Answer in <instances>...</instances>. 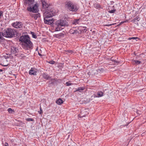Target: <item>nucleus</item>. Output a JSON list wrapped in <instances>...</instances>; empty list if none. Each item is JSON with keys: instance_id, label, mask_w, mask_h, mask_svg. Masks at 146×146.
I'll return each mask as SVG.
<instances>
[{"instance_id": "37", "label": "nucleus", "mask_w": 146, "mask_h": 146, "mask_svg": "<svg viewBox=\"0 0 146 146\" xmlns=\"http://www.w3.org/2000/svg\"><path fill=\"white\" fill-rule=\"evenodd\" d=\"M111 60L113 61L115 64H116V63L118 64L119 62L117 61L116 60Z\"/></svg>"}, {"instance_id": "28", "label": "nucleus", "mask_w": 146, "mask_h": 146, "mask_svg": "<svg viewBox=\"0 0 146 146\" xmlns=\"http://www.w3.org/2000/svg\"><path fill=\"white\" fill-rule=\"evenodd\" d=\"M7 110L8 112L11 113H14L15 111L14 110H13L11 108H9Z\"/></svg>"}, {"instance_id": "11", "label": "nucleus", "mask_w": 146, "mask_h": 146, "mask_svg": "<svg viewBox=\"0 0 146 146\" xmlns=\"http://www.w3.org/2000/svg\"><path fill=\"white\" fill-rule=\"evenodd\" d=\"M37 70L33 68H32L29 72V74L30 75H36Z\"/></svg>"}, {"instance_id": "25", "label": "nucleus", "mask_w": 146, "mask_h": 146, "mask_svg": "<svg viewBox=\"0 0 146 146\" xmlns=\"http://www.w3.org/2000/svg\"><path fill=\"white\" fill-rule=\"evenodd\" d=\"M140 19V18H139V17L137 16L133 20L131 21L132 22H135L136 21H139Z\"/></svg>"}, {"instance_id": "27", "label": "nucleus", "mask_w": 146, "mask_h": 146, "mask_svg": "<svg viewBox=\"0 0 146 146\" xmlns=\"http://www.w3.org/2000/svg\"><path fill=\"white\" fill-rule=\"evenodd\" d=\"M73 52L71 50H67L65 51V53L69 55L72 54Z\"/></svg>"}, {"instance_id": "7", "label": "nucleus", "mask_w": 146, "mask_h": 146, "mask_svg": "<svg viewBox=\"0 0 146 146\" xmlns=\"http://www.w3.org/2000/svg\"><path fill=\"white\" fill-rule=\"evenodd\" d=\"M19 40L22 43H25L31 41L30 38L28 35L22 36L20 37Z\"/></svg>"}, {"instance_id": "34", "label": "nucleus", "mask_w": 146, "mask_h": 146, "mask_svg": "<svg viewBox=\"0 0 146 146\" xmlns=\"http://www.w3.org/2000/svg\"><path fill=\"white\" fill-rule=\"evenodd\" d=\"M38 112L39 114H41L42 113H43L41 107L40 108V111H39Z\"/></svg>"}, {"instance_id": "33", "label": "nucleus", "mask_w": 146, "mask_h": 146, "mask_svg": "<svg viewBox=\"0 0 146 146\" xmlns=\"http://www.w3.org/2000/svg\"><path fill=\"white\" fill-rule=\"evenodd\" d=\"M86 116L85 115H83L82 113L79 115V117L80 118H82L83 117H84Z\"/></svg>"}, {"instance_id": "5", "label": "nucleus", "mask_w": 146, "mask_h": 146, "mask_svg": "<svg viewBox=\"0 0 146 146\" xmlns=\"http://www.w3.org/2000/svg\"><path fill=\"white\" fill-rule=\"evenodd\" d=\"M55 10L50 7L44 11L43 13V17H51L55 15Z\"/></svg>"}, {"instance_id": "40", "label": "nucleus", "mask_w": 146, "mask_h": 146, "mask_svg": "<svg viewBox=\"0 0 146 146\" xmlns=\"http://www.w3.org/2000/svg\"><path fill=\"white\" fill-rule=\"evenodd\" d=\"M103 70L102 68H101V69H98V72H99V71L100 72L102 71H103Z\"/></svg>"}, {"instance_id": "43", "label": "nucleus", "mask_w": 146, "mask_h": 146, "mask_svg": "<svg viewBox=\"0 0 146 146\" xmlns=\"http://www.w3.org/2000/svg\"><path fill=\"white\" fill-rule=\"evenodd\" d=\"M124 22H124V21H123V22H121V23H124Z\"/></svg>"}, {"instance_id": "23", "label": "nucleus", "mask_w": 146, "mask_h": 146, "mask_svg": "<svg viewBox=\"0 0 146 146\" xmlns=\"http://www.w3.org/2000/svg\"><path fill=\"white\" fill-rule=\"evenodd\" d=\"M63 101L60 98H59L56 101V103L58 105H60L63 103Z\"/></svg>"}, {"instance_id": "17", "label": "nucleus", "mask_w": 146, "mask_h": 146, "mask_svg": "<svg viewBox=\"0 0 146 146\" xmlns=\"http://www.w3.org/2000/svg\"><path fill=\"white\" fill-rule=\"evenodd\" d=\"M85 89V87H81L78 88L77 89H76V90L74 91V92H78V91L80 92H81L82 91L84 90Z\"/></svg>"}, {"instance_id": "42", "label": "nucleus", "mask_w": 146, "mask_h": 146, "mask_svg": "<svg viewBox=\"0 0 146 146\" xmlns=\"http://www.w3.org/2000/svg\"><path fill=\"white\" fill-rule=\"evenodd\" d=\"M3 71V70L0 69V72H2Z\"/></svg>"}, {"instance_id": "21", "label": "nucleus", "mask_w": 146, "mask_h": 146, "mask_svg": "<svg viewBox=\"0 0 146 146\" xmlns=\"http://www.w3.org/2000/svg\"><path fill=\"white\" fill-rule=\"evenodd\" d=\"M94 7L97 9H103V7L98 3H95L94 5Z\"/></svg>"}, {"instance_id": "32", "label": "nucleus", "mask_w": 146, "mask_h": 146, "mask_svg": "<svg viewBox=\"0 0 146 146\" xmlns=\"http://www.w3.org/2000/svg\"><path fill=\"white\" fill-rule=\"evenodd\" d=\"M138 37H129L128 38L129 40H131V39H136L138 38Z\"/></svg>"}, {"instance_id": "20", "label": "nucleus", "mask_w": 146, "mask_h": 146, "mask_svg": "<svg viewBox=\"0 0 146 146\" xmlns=\"http://www.w3.org/2000/svg\"><path fill=\"white\" fill-rule=\"evenodd\" d=\"M69 33L71 34H76L78 33V31L77 30H74L73 29H71L69 31Z\"/></svg>"}, {"instance_id": "16", "label": "nucleus", "mask_w": 146, "mask_h": 146, "mask_svg": "<svg viewBox=\"0 0 146 146\" xmlns=\"http://www.w3.org/2000/svg\"><path fill=\"white\" fill-rule=\"evenodd\" d=\"M64 34L63 33H61L57 34H55L54 35V36L55 37L60 38L64 37Z\"/></svg>"}, {"instance_id": "1", "label": "nucleus", "mask_w": 146, "mask_h": 146, "mask_svg": "<svg viewBox=\"0 0 146 146\" xmlns=\"http://www.w3.org/2000/svg\"><path fill=\"white\" fill-rule=\"evenodd\" d=\"M34 0H25L24 3L25 5L28 6L27 9L29 11L34 13H37L39 11L38 9V4L34 5Z\"/></svg>"}, {"instance_id": "29", "label": "nucleus", "mask_w": 146, "mask_h": 146, "mask_svg": "<svg viewBox=\"0 0 146 146\" xmlns=\"http://www.w3.org/2000/svg\"><path fill=\"white\" fill-rule=\"evenodd\" d=\"M3 31L2 32H0V40H3Z\"/></svg>"}, {"instance_id": "22", "label": "nucleus", "mask_w": 146, "mask_h": 146, "mask_svg": "<svg viewBox=\"0 0 146 146\" xmlns=\"http://www.w3.org/2000/svg\"><path fill=\"white\" fill-rule=\"evenodd\" d=\"M116 10L115 9V6H113L112 7V9L110 10L109 8V11L108 12L110 13H113L116 11Z\"/></svg>"}, {"instance_id": "15", "label": "nucleus", "mask_w": 146, "mask_h": 146, "mask_svg": "<svg viewBox=\"0 0 146 146\" xmlns=\"http://www.w3.org/2000/svg\"><path fill=\"white\" fill-rule=\"evenodd\" d=\"M31 17L33 18L35 20H36L38 18L40 17V14L39 13L37 14H32L31 15Z\"/></svg>"}, {"instance_id": "13", "label": "nucleus", "mask_w": 146, "mask_h": 146, "mask_svg": "<svg viewBox=\"0 0 146 146\" xmlns=\"http://www.w3.org/2000/svg\"><path fill=\"white\" fill-rule=\"evenodd\" d=\"M42 76L43 78L47 80H52L51 77L47 73H44L42 74Z\"/></svg>"}, {"instance_id": "31", "label": "nucleus", "mask_w": 146, "mask_h": 146, "mask_svg": "<svg viewBox=\"0 0 146 146\" xmlns=\"http://www.w3.org/2000/svg\"><path fill=\"white\" fill-rule=\"evenodd\" d=\"M26 120L28 121H34V119L31 118H27L26 119Z\"/></svg>"}, {"instance_id": "45", "label": "nucleus", "mask_w": 146, "mask_h": 146, "mask_svg": "<svg viewBox=\"0 0 146 146\" xmlns=\"http://www.w3.org/2000/svg\"><path fill=\"white\" fill-rule=\"evenodd\" d=\"M51 84H53V82H51Z\"/></svg>"}, {"instance_id": "12", "label": "nucleus", "mask_w": 146, "mask_h": 146, "mask_svg": "<svg viewBox=\"0 0 146 146\" xmlns=\"http://www.w3.org/2000/svg\"><path fill=\"white\" fill-rule=\"evenodd\" d=\"M44 23L45 24H50L52 23V20L50 19L48 17H43Z\"/></svg>"}, {"instance_id": "35", "label": "nucleus", "mask_w": 146, "mask_h": 146, "mask_svg": "<svg viewBox=\"0 0 146 146\" xmlns=\"http://www.w3.org/2000/svg\"><path fill=\"white\" fill-rule=\"evenodd\" d=\"M66 84L67 86H69L72 85V83H69L68 82H67L66 83Z\"/></svg>"}, {"instance_id": "14", "label": "nucleus", "mask_w": 146, "mask_h": 146, "mask_svg": "<svg viewBox=\"0 0 146 146\" xmlns=\"http://www.w3.org/2000/svg\"><path fill=\"white\" fill-rule=\"evenodd\" d=\"M26 54V53L24 52H21L19 54H17L16 55L21 58H24L26 57V56L25 55V54Z\"/></svg>"}, {"instance_id": "8", "label": "nucleus", "mask_w": 146, "mask_h": 146, "mask_svg": "<svg viewBox=\"0 0 146 146\" xmlns=\"http://www.w3.org/2000/svg\"><path fill=\"white\" fill-rule=\"evenodd\" d=\"M14 27L16 28H19L22 27V23L20 22H16L13 23L11 24Z\"/></svg>"}, {"instance_id": "26", "label": "nucleus", "mask_w": 146, "mask_h": 146, "mask_svg": "<svg viewBox=\"0 0 146 146\" xmlns=\"http://www.w3.org/2000/svg\"><path fill=\"white\" fill-rule=\"evenodd\" d=\"M31 34L32 35V36L33 38H37V36L35 34V33L34 32L31 31L30 32Z\"/></svg>"}, {"instance_id": "10", "label": "nucleus", "mask_w": 146, "mask_h": 146, "mask_svg": "<svg viewBox=\"0 0 146 146\" xmlns=\"http://www.w3.org/2000/svg\"><path fill=\"white\" fill-rule=\"evenodd\" d=\"M11 52L12 54H15L19 52L18 48L14 46H11Z\"/></svg>"}, {"instance_id": "39", "label": "nucleus", "mask_w": 146, "mask_h": 146, "mask_svg": "<svg viewBox=\"0 0 146 146\" xmlns=\"http://www.w3.org/2000/svg\"><path fill=\"white\" fill-rule=\"evenodd\" d=\"M114 25V24H108V25H105L106 26H111L112 25Z\"/></svg>"}, {"instance_id": "9", "label": "nucleus", "mask_w": 146, "mask_h": 146, "mask_svg": "<svg viewBox=\"0 0 146 146\" xmlns=\"http://www.w3.org/2000/svg\"><path fill=\"white\" fill-rule=\"evenodd\" d=\"M41 2L42 3L43 9H45V10H46V9H49L50 8V7L49 6L48 4L45 1V0H41Z\"/></svg>"}, {"instance_id": "2", "label": "nucleus", "mask_w": 146, "mask_h": 146, "mask_svg": "<svg viewBox=\"0 0 146 146\" xmlns=\"http://www.w3.org/2000/svg\"><path fill=\"white\" fill-rule=\"evenodd\" d=\"M64 7L67 11L72 12H76L78 9L76 5L70 1H66Z\"/></svg>"}, {"instance_id": "4", "label": "nucleus", "mask_w": 146, "mask_h": 146, "mask_svg": "<svg viewBox=\"0 0 146 146\" xmlns=\"http://www.w3.org/2000/svg\"><path fill=\"white\" fill-rule=\"evenodd\" d=\"M4 36L6 38H12L15 35V30L12 29L8 28L3 31Z\"/></svg>"}, {"instance_id": "24", "label": "nucleus", "mask_w": 146, "mask_h": 146, "mask_svg": "<svg viewBox=\"0 0 146 146\" xmlns=\"http://www.w3.org/2000/svg\"><path fill=\"white\" fill-rule=\"evenodd\" d=\"M98 96L97 97H100L103 96V93L101 91H99L97 93Z\"/></svg>"}, {"instance_id": "41", "label": "nucleus", "mask_w": 146, "mask_h": 146, "mask_svg": "<svg viewBox=\"0 0 146 146\" xmlns=\"http://www.w3.org/2000/svg\"><path fill=\"white\" fill-rule=\"evenodd\" d=\"M4 146H9V145L7 143H5Z\"/></svg>"}, {"instance_id": "3", "label": "nucleus", "mask_w": 146, "mask_h": 146, "mask_svg": "<svg viewBox=\"0 0 146 146\" xmlns=\"http://www.w3.org/2000/svg\"><path fill=\"white\" fill-rule=\"evenodd\" d=\"M56 26L55 27V30L56 31H58L63 29L62 27H67L68 26V22L65 20H60L57 21L55 23Z\"/></svg>"}, {"instance_id": "36", "label": "nucleus", "mask_w": 146, "mask_h": 146, "mask_svg": "<svg viewBox=\"0 0 146 146\" xmlns=\"http://www.w3.org/2000/svg\"><path fill=\"white\" fill-rule=\"evenodd\" d=\"M3 16V12L2 11L0 10V19Z\"/></svg>"}, {"instance_id": "19", "label": "nucleus", "mask_w": 146, "mask_h": 146, "mask_svg": "<svg viewBox=\"0 0 146 146\" xmlns=\"http://www.w3.org/2000/svg\"><path fill=\"white\" fill-rule=\"evenodd\" d=\"M87 30L86 27H81L80 28V33H86Z\"/></svg>"}, {"instance_id": "6", "label": "nucleus", "mask_w": 146, "mask_h": 146, "mask_svg": "<svg viewBox=\"0 0 146 146\" xmlns=\"http://www.w3.org/2000/svg\"><path fill=\"white\" fill-rule=\"evenodd\" d=\"M22 46L23 48L26 50H29L33 48V44L31 41L25 43H22Z\"/></svg>"}, {"instance_id": "18", "label": "nucleus", "mask_w": 146, "mask_h": 146, "mask_svg": "<svg viewBox=\"0 0 146 146\" xmlns=\"http://www.w3.org/2000/svg\"><path fill=\"white\" fill-rule=\"evenodd\" d=\"M80 22V19H76L73 20L72 22V25H76L78 24Z\"/></svg>"}, {"instance_id": "30", "label": "nucleus", "mask_w": 146, "mask_h": 146, "mask_svg": "<svg viewBox=\"0 0 146 146\" xmlns=\"http://www.w3.org/2000/svg\"><path fill=\"white\" fill-rule=\"evenodd\" d=\"M133 62H134L136 65L140 64L141 62V61L138 60H134Z\"/></svg>"}, {"instance_id": "38", "label": "nucleus", "mask_w": 146, "mask_h": 146, "mask_svg": "<svg viewBox=\"0 0 146 146\" xmlns=\"http://www.w3.org/2000/svg\"><path fill=\"white\" fill-rule=\"evenodd\" d=\"M49 63L51 64H54L55 63V62L53 60L50 61L49 62Z\"/></svg>"}, {"instance_id": "44", "label": "nucleus", "mask_w": 146, "mask_h": 146, "mask_svg": "<svg viewBox=\"0 0 146 146\" xmlns=\"http://www.w3.org/2000/svg\"><path fill=\"white\" fill-rule=\"evenodd\" d=\"M3 66H7V65H3Z\"/></svg>"}]
</instances>
